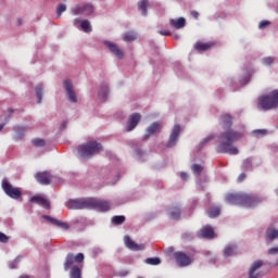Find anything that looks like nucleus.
I'll list each match as a JSON object with an SVG mask.
<instances>
[{"instance_id":"4468645a","label":"nucleus","mask_w":278,"mask_h":278,"mask_svg":"<svg viewBox=\"0 0 278 278\" xmlns=\"http://www.w3.org/2000/svg\"><path fill=\"white\" fill-rule=\"evenodd\" d=\"M141 121V115L138 113H135L132 115H130L128 122H127V131L130 132L132 131L137 125L139 124V122Z\"/></svg>"},{"instance_id":"6e6d98bb","label":"nucleus","mask_w":278,"mask_h":278,"mask_svg":"<svg viewBox=\"0 0 278 278\" xmlns=\"http://www.w3.org/2000/svg\"><path fill=\"white\" fill-rule=\"evenodd\" d=\"M18 278H29V276H27V275H22V276H20Z\"/></svg>"},{"instance_id":"f704fd0d","label":"nucleus","mask_w":278,"mask_h":278,"mask_svg":"<svg viewBox=\"0 0 278 278\" xmlns=\"http://www.w3.org/2000/svg\"><path fill=\"white\" fill-rule=\"evenodd\" d=\"M14 130L16 132L17 138L23 137V135H25V131H26L25 127H23V126H17L14 128Z\"/></svg>"},{"instance_id":"aec40b11","label":"nucleus","mask_w":278,"mask_h":278,"mask_svg":"<svg viewBox=\"0 0 278 278\" xmlns=\"http://www.w3.org/2000/svg\"><path fill=\"white\" fill-rule=\"evenodd\" d=\"M104 45L110 49V51L115 56H117L118 59H123L124 58L123 50H119V48H117L116 43H112V41H105Z\"/></svg>"},{"instance_id":"f03ea898","label":"nucleus","mask_w":278,"mask_h":278,"mask_svg":"<svg viewBox=\"0 0 278 278\" xmlns=\"http://www.w3.org/2000/svg\"><path fill=\"white\" fill-rule=\"evenodd\" d=\"M226 201L233 205L254 207L261 202V199L254 194L249 193H229L226 197Z\"/></svg>"},{"instance_id":"2f4dec72","label":"nucleus","mask_w":278,"mask_h":278,"mask_svg":"<svg viewBox=\"0 0 278 278\" xmlns=\"http://www.w3.org/2000/svg\"><path fill=\"white\" fill-rule=\"evenodd\" d=\"M80 27L87 34L91 31L90 22H88V20H83V22H80Z\"/></svg>"},{"instance_id":"58836bf2","label":"nucleus","mask_w":278,"mask_h":278,"mask_svg":"<svg viewBox=\"0 0 278 278\" xmlns=\"http://www.w3.org/2000/svg\"><path fill=\"white\" fill-rule=\"evenodd\" d=\"M147 263L150 265H159L161 264V260L159 257H151L147 260Z\"/></svg>"},{"instance_id":"4d7b16f0","label":"nucleus","mask_w":278,"mask_h":278,"mask_svg":"<svg viewBox=\"0 0 278 278\" xmlns=\"http://www.w3.org/2000/svg\"><path fill=\"white\" fill-rule=\"evenodd\" d=\"M23 21L22 20H17V25H22Z\"/></svg>"},{"instance_id":"b1692460","label":"nucleus","mask_w":278,"mask_h":278,"mask_svg":"<svg viewBox=\"0 0 278 278\" xmlns=\"http://www.w3.org/2000/svg\"><path fill=\"white\" fill-rule=\"evenodd\" d=\"M169 24L176 29H181L186 26V20L185 17H178V20H169Z\"/></svg>"},{"instance_id":"6e6552de","label":"nucleus","mask_w":278,"mask_h":278,"mask_svg":"<svg viewBox=\"0 0 278 278\" xmlns=\"http://www.w3.org/2000/svg\"><path fill=\"white\" fill-rule=\"evenodd\" d=\"M110 207H111V204L108 201L90 199V210H97L99 212H108Z\"/></svg>"},{"instance_id":"8fccbe9b","label":"nucleus","mask_w":278,"mask_h":278,"mask_svg":"<svg viewBox=\"0 0 278 278\" xmlns=\"http://www.w3.org/2000/svg\"><path fill=\"white\" fill-rule=\"evenodd\" d=\"M245 177H247L245 174L242 173V174L238 177V181H239V182L243 181V180L245 179Z\"/></svg>"},{"instance_id":"603ef678","label":"nucleus","mask_w":278,"mask_h":278,"mask_svg":"<svg viewBox=\"0 0 278 278\" xmlns=\"http://www.w3.org/2000/svg\"><path fill=\"white\" fill-rule=\"evenodd\" d=\"M266 130H256L255 134L266 135Z\"/></svg>"},{"instance_id":"1a4fd4ad","label":"nucleus","mask_w":278,"mask_h":278,"mask_svg":"<svg viewBox=\"0 0 278 278\" xmlns=\"http://www.w3.org/2000/svg\"><path fill=\"white\" fill-rule=\"evenodd\" d=\"M174 257L176 260L177 265L180 267L189 266L192 263L191 257L184 252H175Z\"/></svg>"},{"instance_id":"bf43d9fd","label":"nucleus","mask_w":278,"mask_h":278,"mask_svg":"<svg viewBox=\"0 0 278 278\" xmlns=\"http://www.w3.org/2000/svg\"><path fill=\"white\" fill-rule=\"evenodd\" d=\"M0 242H1V232H0Z\"/></svg>"},{"instance_id":"c9c22d12","label":"nucleus","mask_w":278,"mask_h":278,"mask_svg":"<svg viewBox=\"0 0 278 278\" xmlns=\"http://www.w3.org/2000/svg\"><path fill=\"white\" fill-rule=\"evenodd\" d=\"M65 10H66V4H58L56 7L58 18L61 17L62 13L65 12Z\"/></svg>"},{"instance_id":"7ed1b4c3","label":"nucleus","mask_w":278,"mask_h":278,"mask_svg":"<svg viewBox=\"0 0 278 278\" xmlns=\"http://www.w3.org/2000/svg\"><path fill=\"white\" fill-rule=\"evenodd\" d=\"M85 256L83 253H78L77 255H74L72 253H68L66 255L65 262H64V269L70 271V278H81V269L83 265H74V263L80 264L84 261Z\"/></svg>"},{"instance_id":"3c124183","label":"nucleus","mask_w":278,"mask_h":278,"mask_svg":"<svg viewBox=\"0 0 278 278\" xmlns=\"http://www.w3.org/2000/svg\"><path fill=\"white\" fill-rule=\"evenodd\" d=\"M180 177H181L182 180H187L188 179V174L182 172L180 174Z\"/></svg>"},{"instance_id":"6ab92c4d","label":"nucleus","mask_w":278,"mask_h":278,"mask_svg":"<svg viewBox=\"0 0 278 278\" xmlns=\"http://www.w3.org/2000/svg\"><path fill=\"white\" fill-rule=\"evenodd\" d=\"M124 241H125V244H126V247L128 248V249H130L131 251H142V250H144V244H137V243H135L131 239H130V237H128V236H126L125 238H124Z\"/></svg>"},{"instance_id":"cd10ccee","label":"nucleus","mask_w":278,"mask_h":278,"mask_svg":"<svg viewBox=\"0 0 278 278\" xmlns=\"http://www.w3.org/2000/svg\"><path fill=\"white\" fill-rule=\"evenodd\" d=\"M147 7H148V0H140V2H138V9L139 11H142V15L147 16Z\"/></svg>"},{"instance_id":"39448f33","label":"nucleus","mask_w":278,"mask_h":278,"mask_svg":"<svg viewBox=\"0 0 278 278\" xmlns=\"http://www.w3.org/2000/svg\"><path fill=\"white\" fill-rule=\"evenodd\" d=\"M258 108L264 111H269L278 108V90H274L270 94L258 99Z\"/></svg>"},{"instance_id":"bb28decb","label":"nucleus","mask_w":278,"mask_h":278,"mask_svg":"<svg viewBox=\"0 0 278 278\" xmlns=\"http://www.w3.org/2000/svg\"><path fill=\"white\" fill-rule=\"evenodd\" d=\"M136 38H137V35L132 31L124 33V35H123V40L125 42H131V41L136 40Z\"/></svg>"},{"instance_id":"5701e85b","label":"nucleus","mask_w":278,"mask_h":278,"mask_svg":"<svg viewBox=\"0 0 278 278\" xmlns=\"http://www.w3.org/2000/svg\"><path fill=\"white\" fill-rule=\"evenodd\" d=\"M276 239H278V229L268 228L266 231V242L269 243Z\"/></svg>"},{"instance_id":"f257e3e1","label":"nucleus","mask_w":278,"mask_h":278,"mask_svg":"<svg viewBox=\"0 0 278 278\" xmlns=\"http://www.w3.org/2000/svg\"><path fill=\"white\" fill-rule=\"evenodd\" d=\"M242 138V134L235 130H228L219 136L220 143L216 147L218 153L237 155L239 150L232 146L236 141Z\"/></svg>"},{"instance_id":"09e8293b","label":"nucleus","mask_w":278,"mask_h":278,"mask_svg":"<svg viewBox=\"0 0 278 278\" xmlns=\"http://www.w3.org/2000/svg\"><path fill=\"white\" fill-rule=\"evenodd\" d=\"M67 127V122H63L60 126V130H64Z\"/></svg>"},{"instance_id":"a18cd8bd","label":"nucleus","mask_w":278,"mask_h":278,"mask_svg":"<svg viewBox=\"0 0 278 278\" xmlns=\"http://www.w3.org/2000/svg\"><path fill=\"white\" fill-rule=\"evenodd\" d=\"M10 241V237L5 236L4 233H1V243H8Z\"/></svg>"},{"instance_id":"a19ab883","label":"nucleus","mask_w":278,"mask_h":278,"mask_svg":"<svg viewBox=\"0 0 278 278\" xmlns=\"http://www.w3.org/2000/svg\"><path fill=\"white\" fill-rule=\"evenodd\" d=\"M273 62H274L273 56H266L265 59H263V64L266 65V66L271 65Z\"/></svg>"},{"instance_id":"423d86ee","label":"nucleus","mask_w":278,"mask_h":278,"mask_svg":"<svg viewBox=\"0 0 278 278\" xmlns=\"http://www.w3.org/2000/svg\"><path fill=\"white\" fill-rule=\"evenodd\" d=\"M2 190L9 198L23 201V191L21 188L14 187L7 178L2 180Z\"/></svg>"},{"instance_id":"ddd939ff","label":"nucleus","mask_w":278,"mask_h":278,"mask_svg":"<svg viewBox=\"0 0 278 278\" xmlns=\"http://www.w3.org/2000/svg\"><path fill=\"white\" fill-rule=\"evenodd\" d=\"M179 135H180V126L175 125L173 130H172V134L169 136V139H168V142H167L166 147L167 148H173L176 144V142L178 141Z\"/></svg>"},{"instance_id":"864d4df0","label":"nucleus","mask_w":278,"mask_h":278,"mask_svg":"<svg viewBox=\"0 0 278 278\" xmlns=\"http://www.w3.org/2000/svg\"><path fill=\"white\" fill-rule=\"evenodd\" d=\"M22 258H23V257L17 256L14 262H15V263H18V262H21Z\"/></svg>"},{"instance_id":"a211bd4d","label":"nucleus","mask_w":278,"mask_h":278,"mask_svg":"<svg viewBox=\"0 0 278 278\" xmlns=\"http://www.w3.org/2000/svg\"><path fill=\"white\" fill-rule=\"evenodd\" d=\"M162 128L161 124H159L157 122L151 124L148 128H147V134L143 136V140H148L151 136L155 135L156 132L160 131V129Z\"/></svg>"},{"instance_id":"72a5a7b5","label":"nucleus","mask_w":278,"mask_h":278,"mask_svg":"<svg viewBox=\"0 0 278 278\" xmlns=\"http://www.w3.org/2000/svg\"><path fill=\"white\" fill-rule=\"evenodd\" d=\"M220 214V208L219 207H213L208 211V216L211 218H215Z\"/></svg>"},{"instance_id":"13d9d810","label":"nucleus","mask_w":278,"mask_h":278,"mask_svg":"<svg viewBox=\"0 0 278 278\" xmlns=\"http://www.w3.org/2000/svg\"><path fill=\"white\" fill-rule=\"evenodd\" d=\"M174 38H175L176 40H179V35H175Z\"/></svg>"},{"instance_id":"9d476101","label":"nucleus","mask_w":278,"mask_h":278,"mask_svg":"<svg viewBox=\"0 0 278 278\" xmlns=\"http://www.w3.org/2000/svg\"><path fill=\"white\" fill-rule=\"evenodd\" d=\"M264 265V262L258 260V261H255L251 267H250V270H249V278H261L263 275H262V271H261V267Z\"/></svg>"},{"instance_id":"c03bdc74","label":"nucleus","mask_w":278,"mask_h":278,"mask_svg":"<svg viewBox=\"0 0 278 278\" xmlns=\"http://www.w3.org/2000/svg\"><path fill=\"white\" fill-rule=\"evenodd\" d=\"M270 25V22H268L267 20H263L261 23H260V28L261 29H264L265 27L269 26Z\"/></svg>"},{"instance_id":"9b49d317","label":"nucleus","mask_w":278,"mask_h":278,"mask_svg":"<svg viewBox=\"0 0 278 278\" xmlns=\"http://www.w3.org/2000/svg\"><path fill=\"white\" fill-rule=\"evenodd\" d=\"M93 12V7L92 4H84L83 7H74V9H72V13L74 15H90Z\"/></svg>"},{"instance_id":"e433bc0d","label":"nucleus","mask_w":278,"mask_h":278,"mask_svg":"<svg viewBox=\"0 0 278 278\" xmlns=\"http://www.w3.org/2000/svg\"><path fill=\"white\" fill-rule=\"evenodd\" d=\"M202 170H203V166L198 164L192 165V172L194 175L199 176L202 173Z\"/></svg>"},{"instance_id":"2eb2a0df","label":"nucleus","mask_w":278,"mask_h":278,"mask_svg":"<svg viewBox=\"0 0 278 278\" xmlns=\"http://www.w3.org/2000/svg\"><path fill=\"white\" fill-rule=\"evenodd\" d=\"M64 89L66 90V94L68 97V101L72 102V103H76L77 102V99H76V94L73 90V87H72V81L71 80H65L64 81Z\"/></svg>"},{"instance_id":"f3484780","label":"nucleus","mask_w":278,"mask_h":278,"mask_svg":"<svg viewBox=\"0 0 278 278\" xmlns=\"http://www.w3.org/2000/svg\"><path fill=\"white\" fill-rule=\"evenodd\" d=\"M215 232L211 226H204L199 232L198 237L199 238H204V239H213L215 237Z\"/></svg>"},{"instance_id":"4c0bfd02","label":"nucleus","mask_w":278,"mask_h":278,"mask_svg":"<svg viewBox=\"0 0 278 278\" xmlns=\"http://www.w3.org/2000/svg\"><path fill=\"white\" fill-rule=\"evenodd\" d=\"M215 138L214 135H211L206 138H204L201 142H200V147L203 148L205 144H207L210 141H212Z\"/></svg>"},{"instance_id":"ea45409f","label":"nucleus","mask_w":278,"mask_h":278,"mask_svg":"<svg viewBox=\"0 0 278 278\" xmlns=\"http://www.w3.org/2000/svg\"><path fill=\"white\" fill-rule=\"evenodd\" d=\"M45 144H46V142L42 139H34L33 140V146H35V147H45Z\"/></svg>"},{"instance_id":"f8f14e48","label":"nucleus","mask_w":278,"mask_h":278,"mask_svg":"<svg viewBox=\"0 0 278 278\" xmlns=\"http://www.w3.org/2000/svg\"><path fill=\"white\" fill-rule=\"evenodd\" d=\"M37 182L43 186H48L51 184L52 176L49 172H39L35 175Z\"/></svg>"},{"instance_id":"dca6fc26","label":"nucleus","mask_w":278,"mask_h":278,"mask_svg":"<svg viewBox=\"0 0 278 278\" xmlns=\"http://www.w3.org/2000/svg\"><path fill=\"white\" fill-rule=\"evenodd\" d=\"M30 202L36 203L46 210H50V202L43 195H34L33 198H30Z\"/></svg>"},{"instance_id":"c756f323","label":"nucleus","mask_w":278,"mask_h":278,"mask_svg":"<svg viewBox=\"0 0 278 278\" xmlns=\"http://www.w3.org/2000/svg\"><path fill=\"white\" fill-rule=\"evenodd\" d=\"M99 98L106 99L109 96V88L106 85L101 86V89L98 93Z\"/></svg>"},{"instance_id":"49530a36","label":"nucleus","mask_w":278,"mask_h":278,"mask_svg":"<svg viewBox=\"0 0 278 278\" xmlns=\"http://www.w3.org/2000/svg\"><path fill=\"white\" fill-rule=\"evenodd\" d=\"M159 34L162 36H170L172 35L170 30H159Z\"/></svg>"},{"instance_id":"37998d69","label":"nucleus","mask_w":278,"mask_h":278,"mask_svg":"<svg viewBox=\"0 0 278 278\" xmlns=\"http://www.w3.org/2000/svg\"><path fill=\"white\" fill-rule=\"evenodd\" d=\"M251 167H252V161H251L250 159L245 160V161L243 162V168H244V169H249V168H251Z\"/></svg>"},{"instance_id":"a878e982","label":"nucleus","mask_w":278,"mask_h":278,"mask_svg":"<svg viewBox=\"0 0 278 278\" xmlns=\"http://www.w3.org/2000/svg\"><path fill=\"white\" fill-rule=\"evenodd\" d=\"M236 253H237V247L236 245H227L224 250V256L225 257L235 255Z\"/></svg>"},{"instance_id":"c85d7f7f","label":"nucleus","mask_w":278,"mask_h":278,"mask_svg":"<svg viewBox=\"0 0 278 278\" xmlns=\"http://www.w3.org/2000/svg\"><path fill=\"white\" fill-rule=\"evenodd\" d=\"M181 212L180 208L175 206L172 212L169 213V217L172 219L178 220L180 218Z\"/></svg>"},{"instance_id":"393cba45","label":"nucleus","mask_w":278,"mask_h":278,"mask_svg":"<svg viewBox=\"0 0 278 278\" xmlns=\"http://www.w3.org/2000/svg\"><path fill=\"white\" fill-rule=\"evenodd\" d=\"M43 218L53 224L54 226H58L60 228L68 229V225L66 223H62L60 220H56L48 215H43Z\"/></svg>"},{"instance_id":"79ce46f5","label":"nucleus","mask_w":278,"mask_h":278,"mask_svg":"<svg viewBox=\"0 0 278 278\" xmlns=\"http://www.w3.org/2000/svg\"><path fill=\"white\" fill-rule=\"evenodd\" d=\"M269 255L277 256L278 255V248H271L268 250ZM277 265H278V260H277Z\"/></svg>"},{"instance_id":"0eeeda50","label":"nucleus","mask_w":278,"mask_h":278,"mask_svg":"<svg viewBox=\"0 0 278 278\" xmlns=\"http://www.w3.org/2000/svg\"><path fill=\"white\" fill-rule=\"evenodd\" d=\"M66 206L70 210H90V199L70 200Z\"/></svg>"},{"instance_id":"052dcab7","label":"nucleus","mask_w":278,"mask_h":278,"mask_svg":"<svg viewBox=\"0 0 278 278\" xmlns=\"http://www.w3.org/2000/svg\"><path fill=\"white\" fill-rule=\"evenodd\" d=\"M0 131H1V125H0Z\"/></svg>"},{"instance_id":"5fc2aeb1","label":"nucleus","mask_w":278,"mask_h":278,"mask_svg":"<svg viewBox=\"0 0 278 278\" xmlns=\"http://www.w3.org/2000/svg\"><path fill=\"white\" fill-rule=\"evenodd\" d=\"M8 112H9L10 115L14 114V111L12 109H9Z\"/></svg>"},{"instance_id":"de8ad7c7","label":"nucleus","mask_w":278,"mask_h":278,"mask_svg":"<svg viewBox=\"0 0 278 278\" xmlns=\"http://www.w3.org/2000/svg\"><path fill=\"white\" fill-rule=\"evenodd\" d=\"M191 16H192L193 18L198 20V18H199V13H198V11H191Z\"/></svg>"},{"instance_id":"412c9836","label":"nucleus","mask_w":278,"mask_h":278,"mask_svg":"<svg viewBox=\"0 0 278 278\" xmlns=\"http://www.w3.org/2000/svg\"><path fill=\"white\" fill-rule=\"evenodd\" d=\"M214 46H215L214 41H207L206 43H203V41H197V43H194V50L199 52L208 51Z\"/></svg>"},{"instance_id":"4be33fe9","label":"nucleus","mask_w":278,"mask_h":278,"mask_svg":"<svg viewBox=\"0 0 278 278\" xmlns=\"http://www.w3.org/2000/svg\"><path fill=\"white\" fill-rule=\"evenodd\" d=\"M233 117L229 114L220 116V125L224 129H229L232 126Z\"/></svg>"},{"instance_id":"680f3d73","label":"nucleus","mask_w":278,"mask_h":278,"mask_svg":"<svg viewBox=\"0 0 278 278\" xmlns=\"http://www.w3.org/2000/svg\"><path fill=\"white\" fill-rule=\"evenodd\" d=\"M1 128L3 129V125L1 126Z\"/></svg>"},{"instance_id":"7c9ffc66","label":"nucleus","mask_w":278,"mask_h":278,"mask_svg":"<svg viewBox=\"0 0 278 278\" xmlns=\"http://www.w3.org/2000/svg\"><path fill=\"white\" fill-rule=\"evenodd\" d=\"M35 91H36V97L38 99V103H42V92H43L42 85L36 86Z\"/></svg>"},{"instance_id":"20e7f679","label":"nucleus","mask_w":278,"mask_h":278,"mask_svg":"<svg viewBox=\"0 0 278 278\" xmlns=\"http://www.w3.org/2000/svg\"><path fill=\"white\" fill-rule=\"evenodd\" d=\"M102 150L103 148L101 143H98L97 141H88L77 148L78 154L84 160L91 159L93 155L98 154Z\"/></svg>"},{"instance_id":"473e14b6","label":"nucleus","mask_w":278,"mask_h":278,"mask_svg":"<svg viewBox=\"0 0 278 278\" xmlns=\"http://www.w3.org/2000/svg\"><path fill=\"white\" fill-rule=\"evenodd\" d=\"M126 220L125 216H114L112 218V224L118 226L122 225Z\"/></svg>"}]
</instances>
